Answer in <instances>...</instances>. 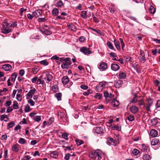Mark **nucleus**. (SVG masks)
I'll list each match as a JSON object with an SVG mask.
<instances>
[{"label":"nucleus","mask_w":160,"mask_h":160,"mask_svg":"<svg viewBox=\"0 0 160 160\" xmlns=\"http://www.w3.org/2000/svg\"><path fill=\"white\" fill-rule=\"evenodd\" d=\"M45 74L46 77L44 78V79L46 81L47 83H49L52 80L53 77L48 72H46Z\"/></svg>","instance_id":"obj_1"},{"label":"nucleus","mask_w":160,"mask_h":160,"mask_svg":"<svg viewBox=\"0 0 160 160\" xmlns=\"http://www.w3.org/2000/svg\"><path fill=\"white\" fill-rule=\"evenodd\" d=\"M36 91V90L35 88H33L32 89L30 90L26 94V98L27 99L32 98Z\"/></svg>","instance_id":"obj_2"},{"label":"nucleus","mask_w":160,"mask_h":160,"mask_svg":"<svg viewBox=\"0 0 160 160\" xmlns=\"http://www.w3.org/2000/svg\"><path fill=\"white\" fill-rule=\"evenodd\" d=\"M81 52L85 55H88L92 53V52L90 50L89 48L86 47H82L80 49Z\"/></svg>","instance_id":"obj_3"},{"label":"nucleus","mask_w":160,"mask_h":160,"mask_svg":"<svg viewBox=\"0 0 160 160\" xmlns=\"http://www.w3.org/2000/svg\"><path fill=\"white\" fill-rule=\"evenodd\" d=\"M103 129L100 127L95 128L93 129V132L94 133L97 134H101L103 132Z\"/></svg>","instance_id":"obj_4"},{"label":"nucleus","mask_w":160,"mask_h":160,"mask_svg":"<svg viewBox=\"0 0 160 160\" xmlns=\"http://www.w3.org/2000/svg\"><path fill=\"white\" fill-rule=\"evenodd\" d=\"M42 12L41 10L38 9L32 12V14L34 16L38 18L42 15Z\"/></svg>","instance_id":"obj_5"},{"label":"nucleus","mask_w":160,"mask_h":160,"mask_svg":"<svg viewBox=\"0 0 160 160\" xmlns=\"http://www.w3.org/2000/svg\"><path fill=\"white\" fill-rule=\"evenodd\" d=\"M111 69L113 71H117L119 70L120 67L119 65L117 63H112L111 65Z\"/></svg>","instance_id":"obj_6"},{"label":"nucleus","mask_w":160,"mask_h":160,"mask_svg":"<svg viewBox=\"0 0 160 160\" xmlns=\"http://www.w3.org/2000/svg\"><path fill=\"white\" fill-rule=\"evenodd\" d=\"M104 97L107 99L108 98H113L114 97V95L108 91H106L104 93Z\"/></svg>","instance_id":"obj_7"},{"label":"nucleus","mask_w":160,"mask_h":160,"mask_svg":"<svg viewBox=\"0 0 160 160\" xmlns=\"http://www.w3.org/2000/svg\"><path fill=\"white\" fill-rule=\"evenodd\" d=\"M107 67V64L106 63L102 62L100 64L99 68L101 70L103 71L106 70Z\"/></svg>","instance_id":"obj_8"},{"label":"nucleus","mask_w":160,"mask_h":160,"mask_svg":"<svg viewBox=\"0 0 160 160\" xmlns=\"http://www.w3.org/2000/svg\"><path fill=\"white\" fill-rule=\"evenodd\" d=\"M130 110L132 113L136 114L138 111V108L137 107L133 106L130 107Z\"/></svg>","instance_id":"obj_9"},{"label":"nucleus","mask_w":160,"mask_h":160,"mask_svg":"<svg viewBox=\"0 0 160 160\" xmlns=\"http://www.w3.org/2000/svg\"><path fill=\"white\" fill-rule=\"evenodd\" d=\"M158 134L157 131L154 129L151 130L150 132V135L152 137H155L157 136Z\"/></svg>","instance_id":"obj_10"},{"label":"nucleus","mask_w":160,"mask_h":160,"mask_svg":"<svg viewBox=\"0 0 160 160\" xmlns=\"http://www.w3.org/2000/svg\"><path fill=\"white\" fill-rule=\"evenodd\" d=\"M68 78L66 76H64L62 79V82L63 85H66L69 82Z\"/></svg>","instance_id":"obj_11"},{"label":"nucleus","mask_w":160,"mask_h":160,"mask_svg":"<svg viewBox=\"0 0 160 160\" xmlns=\"http://www.w3.org/2000/svg\"><path fill=\"white\" fill-rule=\"evenodd\" d=\"M19 145L18 144H14L12 147V151L15 152H18L19 151Z\"/></svg>","instance_id":"obj_12"},{"label":"nucleus","mask_w":160,"mask_h":160,"mask_svg":"<svg viewBox=\"0 0 160 160\" xmlns=\"http://www.w3.org/2000/svg\"><path fill=\"white\" fill-rule=\"evenodd\" d=\"M151 145L153 146H155V145H159V140L157 138H154L152 139V141L151 142Z\"/></svg>","instance_id":"obj_13"},{"label":"nucleus","mask_w":160,"mask_h":160,"mask_svg":"<svg viewBox=\"0 0 160 160\" xmlns=\"http://www.w3.org/2000/svg\"><path fill=\"white\" fill-rule=\"evenodd\" d=\"M2 68L5 71H9L12 69L11 66L9 64H6L3 65L2 67Z\"/></svg>","instance_id":"obj_14"},{"label":"nucleus","mask_w":160,"mask_h":160,"mask_svg":"<svg viewBox=\"0 0 160 160\" xmlns=\"http://www.w3.org/2000/svg\"><path fill=\"white\" fill-rule=\"evenodd\" d=\"M40 31L43 33H44L46 35H49L52 33L51 32L47 29H43V30H40Z\"/></svg>","instance_id":"obj_15"},{"label":"nucleus","mask_w":160,"mask_h":160,"mask_svg":"<svg viewBox=\"0 0 160 160\" xmlns=\"http://www.w3.org/2000/svg\"><path fill=\"white\" fill-rule=\"evenodd\" d=\"M66 115L65 113L63 112H59L58 113V117L61 119L65 118H66Z\"/></svg>","instance_id":"obj_16"},{"label":"nucleus","mask_w":160,"mask_h":160,"mask_svg":"<svg viewBox=\"0 0 160 160\" xmlns=\"http://www.w3.org/2000/svg\"><path fill=\"white\" fill-rule=\"evenodd\" d=\"M114 42L117 49L118 50H120V47L119 42L117 40L114 39Z\"/></svg>","instance_id":"obj_17"},{"label":"nucleus","mask_w":160,"mask_h":160,"mask_svg":"<svg viewBox=\"0 0 160 160\" xmlns=\"http://www.w3.org/2000/svg\"><path fill=\"white\" fill-rule=\"evenodd\" d=\"M49 155L51 157L56 158L58 156V154L57 151H55L50 153Z\"/></svg>","instance_id":"obj_18"},{"label":"nucleus","mask_w":160,"mask_h":160,"mask_svg":"<svg viewBox=\"0 0 160 160\" xmlns=\"http://www.w3.org/2000/svg\"><path fill=\"white\" fill-rule=\"evenodd\" d=\"M119 76L120 79H124L126 78V74L125 73L122 72H120L119 73Z\"/></svg>","instance_id":"obj_19"},{"label":"nucleus","mask_w":160,"mask_h":160,"mask_svg":"<svg viewBox=\"0 0 160 160\" xmlns=\"http://www.w3.org/2000/svg\"><path fill=\"white\" fill-rule=\"evenodd\" d=\"M108 141L110 142L111 144L114 146H116L117 144L116 141L113 138H109L108 139Z\"/></svg>","instance_id":"obj_20"},{"label":"nucleus","mask_w":160,"mask_h":160,"mask_svg":"<svg viewBox=\"0 0 160 160\" xmlns=\"http://www.w3.org/2000/svg\"><path fill=\"white\" fill-rule=\"evenodd\" d=\"M112 104L114 107H117L119 105V101L114 99L112 102Z\"/></svg>","instance_id":"obj_21"},{"label":"nucleus","mask_w":160,"mask_h":160,"mask_svg":"<svg viewBox=\"0 0 160 160\" xmlns=\"http://www.w3.org/2000/svg\"><path fill=\"white\" fill-rule=\"evenodd\" d=\"M56 6L57 7L61 8L63 6V3L61 0H58L56 3Z\"/></svg>","instance_id":"obj_22"},{"label":"nucleus","mask_w":160,"mask_h":160,"mask_svg":"<svg viewBox=\"0 0 160 160\" xmlns=\"http://www.w3.org/2000/svg\"><path fill=\"white\" fill-rule=\"evenodd\" d=\"M32 72L33 74H36L39 70L40 69L38 67H35L32 68Z\"/></svg>","instance_id":"obj_23"},{"label":"nucleus","mask_w":160,"mask_h":160,"mask_svg":"<svg viewBox=\"0 0 160 160\" xmlns=\"http://www.w3.org/2000/svg\"><path fill=\"white\" fill-rule=\"evenodd\" d=\"M59 12V11L58 9L56 8H54L52 11V14L54 16H57Z\"/></svg>","instance_id":"obj_24"},{"label":"nucleus","mask_w":160,"mask_h":160,"mask_svg":"<svg viewBox=\"0 0 160 160\" xmlns=\"http://www.w3.org/2000/svg\"><path fill=\"white\" fill-rule=\"evenodd\" d=\"M17 74L15 72L13 73L11 76V79L12 81L14 82L17 77Z\"/></svg>","instance_id":"obj_25"},{"label":"nucleus","mask_w":160,"mask_h":160,"mask_svg":"<svg viewBox=\"0 0 160 160\" xmlns=\"http://www.w3.org/2000/svg\"><path fill=\"white\" fill-rule=\"evenodd\" d=\"M55 96L57 98L58 101L61 100V99L62 94L60 92L57 93L55 94Z\"/></svg>","instance_id":"obj_26"},{"label":"nucleus","mask_w":160,"mask_h":160,"mask_svg":"<svg viewBox=\"0 0 160 160\" xmlns=\"http://www.w3.org/2000/svg\"><path fill=\"white\" fill-rule=\"evenodd\" d=\"M102 97V94L99 93H97L94 96V98L97 99L99 100L101 99Z\"/></svg>","instance_id":"obj_27"},{"label":"nucleus","mask_w":160,"mask_h":160,"mask_svg":"<svg viewBox=\"0 0 160 160\" xmlns=\"http://www.w3.org/2000/svg\"><path fill=\"white\" fill-rule=\"evenodd\" d=\"M52 90L54 92H57L58 91V88L57 85L53 86L52 88Z\"/></svg>","instance_id":"obj_28"},{"label":"nucleus","mask_w":160,"mask_h":160,"mask_svg":"<svg viewBox=\"0 0 160 160\" xmlns=\"http://www.w3.org/2000/svg\"><path fill=\"white\" fill-rule=\"evenodd\" d=\"M68 26L69 29H70L71 30L74 31L76 29V28L75 26L73 24H71L69 25H68Z\"/></svg>","instance_id":"obj_29"},{"label":"nucleus","mask_w":160,"mask_h":160,"mask_svg":"<svg viewBox=\"0 0 160 160\" xmlns=\"http://www.w3.org/2000/svg\"><path fill=\"white\" fill-rule=\"evenodd\" d=\"M11 29H2L1 30L2 32L4 34H7L11 32Z\"/></svg>","instance_id":"obj_30"},{"label":"nucleus","mask_w":160,"mask_h":160,"mask_svg":"<svg viewBox=\"0 0 160 160\" xmlns=\"http://www.w3.org/2000/svg\"><path fill=\"white\" fill-rule=\"evenodd\" d=\"M107 45L110 49L112 50L114 49V48L111 42L109 41H108L107 42Z\"/></svg>","instance_id":"obj_31"},{"label":"nucleus","mask_w":160,"mask_h":160,"mask_svg":"<svg viewBox=\"0 0 160 160\" xmlns=\"http://www.w3.org/2000/svg\"><path fill=\"white\" fill-rule=\"evenodd\" d=\"M149 12L152 14H153L155 12V9L152 6H151L149 10Z\"/></svg>","instance_id":"obj_32"},{"label":"nucleus","mask_w":160,"mask_h":160,"mask_svg":"<svg viewBox=\"0 0 160 160\" xmlns=\"http://www.w3.org/2000/svg\"><path fill=\"white\" fill-rule=\"evenodd\" d=\"M148 148V147L145 144H142V150L143 152H146L147 151Z\"/></svg>","instance_id":"obj_33"},{"label":"nucleus","mask_w":160,"mask_h":160,"mask_svg":"<svg viewBox=\"0 0 160 160\" xmlns=\"http://www.w3.org/2000/svg\"><path fill=\"white\" fill-rule=\"evenodd\" d=\"M15 125V123L13 121H12L9 123L7 125V127L8 129H9L12 128Z\"/></svg>","instance_id":"obj_34"},{"label":"nucleus","mask_w":160,"mask_h":160,"mask_svg":"<svg viewBox=\"0 0 160 160\" xmlns=\"http://www.w3.org/2000/svg\"><path fill=\"white\" fill-rule=\"evenodd\" d=\"M18 142L22 144H23L26 143V140L22 138H20L18 140Z\"/></svg>","instance_id":"obj_35"},{"label":"nucleus","mask_w":160,"mask_h":160,"mask_svg":"<svg viewBox=\"0 0 160 160\" xmlns=\"http://www.w3.org/2000/svg\"><path fill=\"white\" fill-rule=\"evenodd\" d=\"M87 13L86 11H82L81 13V17L83 18H86L87 17Z\"/></svg>","instance_id":"obj_36"},{"label":"nucleus","mask_w":160,"mask_h":160,"mask_svg":"<svg viewBox=\"0 0 160 160\" xmlns=\"http://www.w3.org/2000/svg\"><path fill=\"white\" fill-rule=\"evenodd\" d=\"M140 62L144 63L146 61V58L145 56L139 57L138 58Z\"/></svg>","instance_id":"obj_37"},{"label":"nucleus","mask_w":160,"mask_h":160,"mask_svg":"<svg viewBox=\"0 0 160 160\" xmlns=\"http://www.w3.org/2000/svg\"><path fill=\"white\" fill-rule=\"evenodd\" d=\"M92 91L91 89H89L87 91L84 92L83 95L85 96H88L90 94L92 93Z\"/></svg>","instance_id":"obj_38"},{"label":"nucleus","mask_w":160,"mask_h":160,"mask_svg":"<svg viewBox=\"0 0 160 160\" xmlns=\"http://www.w3.org/2000/svg\"><path fill=\"white\" fill-rule=\"evenodd\" d=\"M75 142L78 146H80L84 143V142L83 141L78 139H76L75 140Z\"/></svg>","instance_id":"obj_39"},{"label":"nucleus","mask_w":160,"mask_h":160,"mask_svg":"<svg viewBox=\"0 0 160 160\" xmlns=\"http://www.w3.org/2000/svg\"><path fill=\"white\" fill-rule=\"evenodd\" d=\"M142 158L143 160H150L151 158L150 156L146 154L144 155Z\"/></svg>","instance_id":"obj_40"},{"label":"nucleus","mask_w":160,"mask_h":160,"mask_svg":"<svg viewBox=\"0 0 160 160\" xmlns=\"http://www.w3.org/2000/svg\"><path fill=\"white\" fill-rule=\"evenodd\" d=\"M103 90L102 88L98 84L96 88V90L98 92H100Z\"/></svg>","instance_id":"obj_41"},{"label":"nucleus","mask_w":160,"mask_h":160,"mask_svg":"<svg viewBox=\"0 0 160 160\" xmlns=\"http://www.w3.org/2000/svg\"><path fill=\"white\" fill-rule=\"evenodd\" d=\"M99 154V153L98 152L96 151L92 153V155L93 158H95L96 159H97V157Z\"/></svg>","instance_id":"obj_42"},{"label":"nucleus","mask_w":160,"mask_h":160,"mask_svg":"<svg viewBox=\"0 0 160 160\" xmlns=\"http://www.w3.org/2000/svg\"><path fill=\"white\" fill-rule=\"evenodd\" d=\"M139 153L140 151L136 149H134L132 151V153L135 156L137 155Z\"/></svg>","instance_id":"obj_43"},{"label":"nucleus","mask_w":160,"mask_h":160,"mask_svg":"<svg viewBox=\"0 0 160 160\" xmlns=\"http://www.w3.org/2000/svg\"><path fill=\"white\" fill-rule=\"evenodd\" d=\"M34 120L36 122H39L41 120V117L39 116H36L34 118Z\"/></svg>","instance_id":"obj_44"},{"label":"nucleus","mask_w":160,"mask_h":160,"mask_svg":"<svg viewBox=\"0 0 160 160\" xmlns=\"http://www.w3.org/2000/svg\"><path fill=\"white\" fill-rule=\"evenodd\" d=\"M13 109H17L18 108V105L16 101L14 102V103L12 105Z\"/></svg>","instance_id":"obj_45"},{"label":"nucleus","mask_w":160,"mask_h":160,"mask_svg":"<svg viewBox=\"0 0 160 160\" xmlns=\"http://www.w3.org/2000/svg\"><path fill=\"white\" fill-rule=\"evenodd\" d=\"M54 118L53 117H51L48 120V125L49 126L51 125L52 123L54 122Z\"/></svg>","instance_id":"obj_46"},{"label":"nucleus","mask_w":160,"mask_h":160,"mask_svg":"<svg viewBox=\"0 0 160 160\" xmlns=\"http://www.w3.org/2000/svg\"><path fill=\"white\" fill-rule=\"evenodd\" d=\"M64 61L66 63H68L69 65L71 64L72 62L69 58H64Z\"/></svg>","instance_id":"obj_47"},{"label":"nucleus","mask_w":160,"mask_h":160,"mask_svg":"<svg viewBox=\"0 0 160 160\" xmlns=\"http://www.w3.org/2000/svg\"><path fill=\"white\" fill-rule=\"evenodd\" d=\"M31 111L30 107L28 104H27L25 107L24 111L25 112H28Z\"/></svg>","instance_id":"obj_48"},{"label":"nucleus","mask_w":160,"mask_h":160,"mask_svg":"<svg viewBox=\"0 0 160 160\" xmlns=\"http://www.w3.org/2000/svg\"><path fill=\"white\" fill-rule=\"evenodd\" d=\"M69 64L63 62L61 65V68L62 69H67L68 68Z\"/></svg>","instance_id":"obj_49"},{"label":"nucleus","mask_w":160,"mask_h":160,"mask_svg":"<svg viewBox=\"0 0 160 160\" xmlns=\"http://www.w3.org/2000/svg\"><path fill=\"white\" fill-rule=\"evenodd\" d=\"M127 119L130 121H132L134 119V117L133 115H130L127 117Z\"/></svg>","instance_id":"obj_50"},{"label":"nucleus","mask_w":160,"mask_h":160,"mask_svg":"<svg viewBox=\"0 0 160 160\" xmlns=\"http://www.w3.org/2000/svg\"><path fill=\"white\" fill-rule=\"evenodd\" d=\"M134 97L133 98V99H132V103H136L137 102V100L136 98V97H137V93H135L134 94Z\"/></svg>","instance_id":"obj_51"},{"label":"nucleus","mask_w":160,"mask_h":160,"mask_svg":"<svg viewBox=\"0 0 160 160\" xmlns=\"http://www.w3.org/2000/svg\"><path fill=\"white\" fill-rule=\"evenodd\" d=\"M99 84L100 85L101 87L102 88V89H103V88H105L106 86V83L105 82H100Z\"/></svg>","instance_id":"obj_52"},{"label":"nucleus","mask_w":160,"mask_h":160,"mask_svg":"<svg viewBox=\"0 0 160 160\" xmlns=\"http://www.w3.org/2000/svg\"><path fill=\"white\" fill-rule=\"evenodd\" d=\"M93 21L95 23H98L99 22L98 19L95 17L94 14L92 15Z\"/></svg>","instance_id":"obj_53"},{"label":"nucleus","mask_w":160,"mask_h":160,"mask_svg":"<svg viewBox=\"0 0 160 160\" xmlns=\"http://www.w3.org/2000/svg\"><path fill=\"white\" fill-rule=\"evenodd\" d=\"M40 63L41 64L45 65H48V63L46 60H43L41 61L40 62Z\"/></svg>","instance_id":"obj_54"},{"label":"nucleus","mask_w":160,"mask_h":160,"mask_svg":"<svg viewBox=\"0 0 160 160\" xmlns=\"http://www.w3.org/2000/svg\"><path fill=\"white\" fill-rule=\"evenodd\" d=\"M28 102L30 104V105L32 106H33L35 104L34 102L32 100L30 99L28 101Z\"/></svg>","instance_id":"obj_55"},{"label":"nucleus","mask_w":160,"mask_h":160,"mask_svg":"<svg viewBox=\"0 0 160 160\" xmlns=\"http://www.w3.org/2000/svg\"><path fill=\"white\" fill-rule=\"evenodd\" d=\"M155 107L156 109L160 108V100H158L155 104Z\"/></svg>","instance_id":"obj_56"},{"label":"nucleus","mask_w":160,"mask_h":160,"mask_svg":"<svg viewBox=\"0 0 160 160\" xmlns=\"http://www.w3.org/2000/svg\"><path fill=\"white\" fill-rule=\"evenodd\" d=\"M115 130L118 131H120L121 130V126L119 124L115 125Z\"/></svg>","instance_id":"obj_57"},{"label":"nucleus","mask_w":160,"mask_h":160,"mask_svg":"<svg viewBox=\"0 0 160 160\" xmlns=\"http://www.w3.org/2000/svg\"><path fill=\"white\" fill-rule=\"evenodd\" d=\"M71 154L68 153L66 154L64 157V159L66 160H68L69 159L70 157L71 156Z\"/></svg>","instance_id":"obj_58"},{"label":"nucleus","mask_w":160,"mask_h":160,"mask_svg":"<svg viewBox=\"0 0 160 160\" xmlns=\"http://www.w3.org/2000/svg\"><path fill=\"white\" fill-rule=\"evenodd\" d=\"M151 123L153 125H156L157 123V121L156 119L154 118L151 120Z\"/></svg>","instance_id":"obj_59"},{"label":"nucleus","mask_w":160,"mask_h":160,"mask_svg":"<svg viewBox=\"0 0 160 160\" xmlns=\"http://www.w3.org/2000/svg\"><path fill=\"white\" fill-rule=\"evenodd\" d=\"M11 101L10 100L7 101L5 103L4 105L6 107H8L9 106H10L11 103Z\"/></svg>","instance_id":"obj_60"},{"label":"nucleus","mask_w":160,"mask_h":160,"mask_svg":"<svg viewBox=\"0 0 160 160\" xmlns=\"http://www.w3.org/2000/svg\"><path fill=\"white\" fill-rule=\"evenodd\" d=\"M62 136L65 139L67 140L68 139V134L67 133H63L62 135Z\"/></svg>","instance_id":"obj_61"},{"label":"nucleus","mask_w":160,"mask_h":160,"mask_svg":"<svg viewBox=\"0 0 160 160\" xmlns=\"http://www.w3.org/2000/svg\"><path fill=\"white\" fill-rule=\"evenodd\" d=\"M16 99L19 101H21L22 99L21 94H17L16 95Z\"/></svg>","instance_id":"obj_62"},{"label":"nucleus","mask_w":160,"mask_h":160,"mask_svg":"<svg viewBox=\"0 0 160 160\" xmlns=\"http://www.w3.org/2000/svg\"><path fill=\"white\" fill-rule=\"evenodd\" d=\"M80 88L84 90H86L88 88V87L85 84L82 85L80 86Z\"/></svg>","instance_id":"obj_63"},{"label":"nucleus","mask_w":160,"mask_h":160,"mask_svg":"<svg viewBox=\"0 0 160 160\" xmlns=\"http://www.w3.org/2000/svg\"><path fill=\"white\" fill-rule=\"evenodd\" d=\"M31 158V157L28 155L25 156L23 159L22 160H29Z\"/></svg>","instance_id":"obj_64"}]
</instances>
